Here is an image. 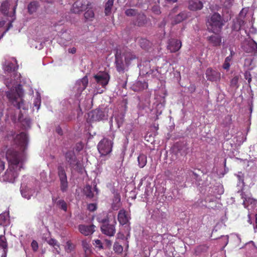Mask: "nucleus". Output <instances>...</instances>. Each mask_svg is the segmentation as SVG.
Wrapping results in <instances>:
<instances>
[{"mask_svg":"<svg viewBox=\"0 0 257 257\" xmlns=\"http://www.w3.org/2000/svg\"><path fill=\"white\" fill-rule=\"evenodd\" d=\"M20 190L23 197L27 199H30L35 193L33 190L26 186L24 183H22Z\"/></svg>","mask_w":257,"mask_h":257,"instance_id":"14","label":"nucleus"},{"mask_svg":"<svg viewBox=\"0 0 257 257\" xmlns=\"http://www.w3.org/2000/svg\"><path fill=\"white\" fill-rule=\"evenodd\" d=\"M109 74L104 72H99L94 75L91 86L97 93H102L105 89L109 80Z\"/></svg>","mask_w":257,"mask_h":257,"instance_id":"3","label":"nucleus"},{"mask_svg":"<svg viewBox=\"0 0 257 257\" xmlns=\"http://www.w3.org/2000/svg\"><path fill=\"white\" fill-rule=\"evenodd\" d=\"M203 7V3L199 0H191L189 2L188 8L191 11H197Z\"/></svg>","mask_w":257,"mask_h":257,"instance_id":"19","label":"nucleus"},{"mask_svg":"<svg viewBox=\"0 0 257 257\" xmlns=\"http://www.w3.org/2000/svg\"><path fill=\"white\" fill-rule=\"evenodd\" d=\"M18 0H6L2 3L1 12L5 16L11 17L12 20L15 16L16 10L18 5Z\"/></svg>","mask_w":257,"mask_h":257,"instance_id":"5","label":"nucleus"},{"mask_svg":"<svg viewBox=\"0 0 257 257\" xmlns=\"http://www.w3.org/2000/svg\"><path fill=\"white\" fill-rule=\"evenodd\" d=\"M7 252H8V250L2 251L1 257H7Z\"/></svg>","mask_w":257,"mask_h":257,"instance_id":"63","label":"nucleus"},{"mask_svg":"<svg viewBox=\"0 0 257 257\" xmlns=\"http://www.w3.org/2000/svg\"><path fill=\"white\" fill-rule=\"evenodd\" d=\"M95 226L94 225H79L78 229L79 231L83 235L87 236L92 234L95 231Z\"/></svg>","mask_w":257,"mask_h":257,"instance_id":"15","label":"nucleus"},{"mask_svg":"<svg viewBox=\"0 0 257 257\" xmlns=\"http://www.w3.org/2000/svg\"><path fill=\"white\" fill-rule=\"evenodd\" d=\"M244 50L247 53L255 54L257 52V43L252 39L247 41L244 46Z\"/></svg>","mask_w":257,"mask_h":257,"instance_id":"13","label":"nucleus"},{"mask_svg":"<svg viewBox=\"0 0 257 257\" xmlns=\"http://www.w3.org/2000/svg\"><path fill=\"white\" fill-rule=\"evenodd\" d=\"M91 5L88 0H77L73 4L72 11L74 13H79L90 8Z\"/></svg>","mask_w":257,"mask_h":257,"instance_id":"8","label":"nucleus"},{"mask_svg":"<svg viewBox=\"0 0 257 257\" xmlns=\"http://www.w3.org/2000/svg\"><path fill=\"white\" fill-rule=\"evenodd\" d=\"M225 21L220 15L214 13L208 19L207 22V28L209 32L214 34L219 33L224 25Z\"/></svg>","mask_w":257,"mask_h":257,"instance_id":"4","label":"nucleus"},{"mask_svg":"<svg viewBox=\"0 0 257 257\" xmlns=\"http://www.w3.org/2000/svg\"><path fill=\"white\" fill-rule=\"evenodd\" d=\"M115 64L116 69L118 72L122 71L124 69L122 61L120 55L118 54V52L115 54Z\"/></svg>","mask_w":257,"mask_h":257,"instance_id":"25","label":"nucleus"},{"mask_svg":"<svg viewBox=\"0 0 257 257\" xmlns=\"http://www.w3.org/2000/svg\"><path fill=\"white\" fill-rule=\"evenodd\" d=\"M124 114L122 113H118L114 116V120L117 127L119 128L123 123L124 120Z\"/></svg>","mask_w":257,"mask_h":257,"instance_id":"33","label":"nucleus"},{"mask_svg":"<svg viewBox=\"0 0 257 257\" xmlns=\"http://www.w3.org/2000/svg\"><path fill=\"white\" fill-rule=\"evenodd\" d=\"M112 141L106 138H103L97 145V149L102 156H105L109 154L112 151Z\"/></svg>","mask_w":257,"mask_h":257,"instance_id":"6","label":"nucleus"},{"mask_svg":"<svg viewBox=\"0 0 257 257\" xmlns=\"http://www.w3.org/2000/svg\"><path fill=\"white\" fill-rule=\"evenodd\" d=\"M149 42L146 39L142 38L140 40V44L142 48L146 49L147 46L149 45Z\"/></svg>","mask_w":257,"mask_h":257,"instance_id":"46","label":"nucleus"},{"mask_svg":"<svg viewBox=\"0 0 257 257\" xmlns=\"http://www.w3.org/2000/svg\"><path fill=\"white\" fill-rule=\"evenodd\" d=\"M57 205L60 208L64 211L67 210V203L63 200H59L57 202Z\"/></svg>","mask_w":257,"mask_h":257,"instance_id":"42","label":"nucleus"},{"mask_svg":"<svg viewBox=\"0 0 257 257\" xmlns=\"http://www.w3.org/2000/svg\"><path fill=\"white\" fill-rule=\"evenodd\" d=\"M75 247V245L72 243L70 241H67L65 246V250L67 252H71L73 251Z\"/></svg>","mask_w":257,"mask_h":257,"instance_id":"40","label":"nucleus"},{"mask_svg":"<svg viewBox=\"0 0 257 257\" xmlns=\"http://www.w3.org/2000/svg\"><path fill=\"white\" fill-rule=\"evenodd\" d=\"M148 87V83L145 81H137L132 86L135 91H141Z\"/></svg>","mask_w":257,"mask_h":257,"instance_id":"21","label":"nucleus"},{"mask_svg":"<svg viewBox=\"0 0 257 257\" xmlns=\"http://www.w3.org/2000/svg\"><path fill=\"white\" fill-rule=\"evenodd\" d=\"M89 116L92 121H99L106 118L105 113L100 109H96L89 113Z\"/></svg>","mask_w":257,"mask_h":257,"instance_id":"10","label":"nucleus"},{"mask_svg":"<svg viewBox=\"0 0 257 257\" xmlns=\"http://www.w3.org/2000/svg\"><path fill=\"white\" fill-rule=\"evenodd\" d=\"M97 208L96 204L95 203H90L88 204L87 209L90 211H93Z\"/></svg>","mask_w":257,"mask_h":257,"instance_id":"50","label":"nucleus"},{"mask_svg":"<svg viewBox=\"0 0 257 257\" xmlns=\"http://www.w3.org/2000/svg\"><path fill=\"white\" fill-rule=\"evenodd\" d=\"M231 55H229L225 58L222 66L223 69L225 70L229 69L230 66V63L231 61Z\"/></svg>","mask_w":257,"mask_h":257,"instance_id":"43","label":"nucleus"},{"mask_svg":"<svg viewBox=\"0 0 257 257\" xmlns=\"http://www.w3.org/2000/svg\"><path fill=\"white\" fill-rule=\"evenodd\" d=\"M88 78L86 76L84 77L82 79L78 80L76 84L75 88L77 90L78 92H81L83 91L87 86Z\"/></svg>","mask_w":257,"mask_h":257,"instance_id":"18","label":"nucleus"},{"mask_svg":"<svg viewBox=\"0 0 257 257\" xmlns=\"http://www.w3.org/2000/svg\"><path fill=\"white\" fill-rule=\"evenodd\" d=\"M253 59L251 57L246 58L244 60V67L248 70H252L254 65L253 63Z\"/></svg>","mask_w":257,"mask_h":257,"instance_id":"29","label":"nucleus"},{"mask_svg":"<svg viewBox=\"0 0 257 257\" xmlns=\"http://www.w3.org/2000/svg\"><path fill=\"white\" fill-rule=\"evenodd\" d=\"M188 16L189 13L186 12H182L175 16L172 23L173 24H177L180 23L186 19Z\"/></svg>","mask_w":257,"mask_h":257,"instance_id":"22","label":"nucleus"},{"mask_svg":"<svg viewBox=\"0 0 257 257\" xmlns=\"http://www.w3.org/2000/svg\"><path fill=\"white\" fill-rule=\"evenodd\" d=\"M236 176L238 179L239 183H241L242 184V185L244 186L243 174L241 172H238Z\"/></svg>","mask_w":257,"mask_h":257,"instance_id":"51","label":"nucleus"},{"mask_svg":"<svg viewBox=\"0 0 257 257\" xmlns=\"http://www.w3.org/2000/svg\"><path fill=\"white\" fill-rule=\"evenodd\" d=\"M245 77L246 79H247L248 82L249 83L251 80V78L250 77V75L247 72L245 73Z\"/></svg>","mask_w":257,"mask_h":257,"instance_id":"58","label":"nucleus"},{"mask_svg":"<svg viewBox=\"0 0 257 257\" xmlns=\"http://www.w3.org/2000/svg\"><path fill=\"white\" fill-rule=\"evenodd\" d=\"M9 217L7 214H0V225L7 226L9 224Z\"/></svg>","mask_w":257,"mask_h":257,"instance_id":"32","label":"nucleus"},{"mask_svg":"<svg viewBox=\"0 0 257 257\" xmlns=\"http://www.w3.org/2000/svg\"><path fill=\"white\" fill-rule=\"evenodd\" d=\"M56 132L59 134V135H62V129L61 128V127H60L59 126L57 127L56 128Z\"/></svg>","mask_w":257,"mask_h":257,"instance_id":"62","label":"nucleus"},{"mask_svg":"<svg viewBox=\"0 0 257 257\" xmlns=\"http://www.w3.org/2000/svg\"><path fill=\"white\" fill-rule=\"evenodd\" d=\"M152 12L157 15H159L161 14V10L160 6L158 5L154 6L152 8Z\"/></svg>","mask_w":257,"mask_h":257,"instance_id":"48","label":"nucleus"},{"mask_svg":"<svg viewBox=\"0 0 257 257\" xmlns=\"http://www.w3.org/2000/svg\"><path fill=\"white\" fill-rule=\"evenodd\" d=\"M182 46V43L179 40L172 39L170 41L168 45V48L171 52L178 51Z\"/></svg>","mask_w":257,"mask_h":257,"instance_id":"17","label":"nucleus"},{"mask_svg":"<svg viewBox=\"0 0 257 257\" xmlns=\"http://www.w3.org/2000/svg\"><path fill=\"white\" fill-rule=\"evenodd\" d=\"M41 103V98L40 93L37 92V96L34 101V105L38 110L39 109Z\"/></svg>","mask_w":257,"mask_h":257,"instance_id":"41","label":"nucleus"},{"mask_svg":"<svg viewBox=\"0 0 257 257\" xmlns=\"http://www.w3.org/2000/svg\"><path fill=\"white\" fill-rule=\"evenodd\" d=\"M205 74L207 79L211 81H217L220 78V73L211 68H208Z\"/></svg>","mask_w":257,"mask_h":257,"instance_id":"12","label":"nucleus"},{"mask_svg":"<svg viewBox=\"0 0 257 257\" xmlns=\"http://www.w3.org/2000/svg\"><path fill=\"white\" fill-rule=\"evenodd\" d=\"M65 158L71 166L74 167L76 162V158L74 152L73 151H68L65 154Z\"/></svg>","mask_w":257,"mask_h":257,"instance_id":"23","label":"nucleus"},{"mask_svg":"<svg viewBox=\"0 0 257 257\" xmlns=\"http://www.w3.org/2000/svg\"><path fill=\"white\" fill-rule=\"evenodd\" d=\"M105 242H106V245L109 247L111 245V241L110 240H108V239H105Z\"/></svg>","mask_w":257,"mask_h":257,"instance_id":"64","label":"nucleus"},{"mask_svg":"<svg viewBox=\"0 0 257 257\" xmlns=\"http://www.w3.org/2000/svg\"><path fill=\"white\" fill-rule=\"evenodd\" d=\"M114 0H108L105 6V14L109 15L111 13V9L113 6Z\"/></svg>","mask_w":257,"mask_h":257,"instance_id":"36","label":"nucleus"},{"mask_svg":"<svg viewBox=\"0 0 257 257\" xmlns=\"http://www.w3.org/2000/svg\"><path fill=\"white\" fill-rule=\"evenodd\" d=\"M152 218L158 223L165 221L166 218V214L159 209H154L152 212Z\"/></svg>","mask_w":257,"mask_h":257,"instance_id":"11","label":"nucleus"},{"mask_svg":"<svg viewBox=\"0 0 257 257\" xmlns=\"http://www.w3.org/2000/svg\"><path fill=\"white\" fill-rule=\"evenodd\" d=\"M82 246L86 254H88L91 252V245L89 241L86 240H82Z\"/></svg>","mask_w":257,"mask_h":257,"instance_id":"28","label":"nucleus"},{"mask_svg":"<svg viewBox=\"0 0 257 257\" xmlns=\"http://www.w3.org/2000/svg\"><path fill=\"white\" fill-rule=\"evenodd\" d=\"M246 12L247 9L245 8L242 9L239 13V18L238 19H242V18H244V17L246 14Z\"/></svg>","mask_w":257,"mask_h":257,"instance_id":"53","label":"nucleus"},{"mask_svg":"<svg viewBox=\"0 0 257 257\" xmlns=\"http://www.w3.org/2000/svg\"><path fill=\"white\" fill-rule=\"evenodd\" d=\"M8 139H14L16 147L11 148L6 153V158L9 163V168L2 176L5 182L14 183L19 175V172L23 168L25 160L24 151L26 149L28 139L25 133H21L15 137V133H11Z\"/></svg>","mask_w":257,"mask_h":257,"instance_id":"1","label":"nucleus"},{"mask_svg":"<svg viewBox=\"0 0 257 257\" xmlns=\"http://www.w3.org/2000/svg\"><path fill=\"white\" fill-rule=\"evenodd\" d=\"M58 175L60 183V189L63 192H65L67 190L68 182L65 170L63 166H58Z\"/></svg>","mask_w":257,"mask_h":257,"instance_id":"7","label":"nucleus"},{"mask_svg":"<svg viewBox=\"0 0 257 257\" xmlns=\"http://www.w3.org/2000/svg\"><path fill=\"white\" fill-rule=\"evenodd\" d=\"M39 6L38 3L36 1L30 3L28 6V12L30 14L35 12Z\"/></svg>","mask_w":257,"mask_h":257,"instance_id":"34","label":"nucleus"},{"mask_svg":"<svg viewBox=\"0 0 257 257\" xmlns=\"http://www.w3.org/2000/svg\"><path fill=\"white\" fill-rule=\"evenodd\" d=\"M5 169V163L4 162L0 161V174L4 171ZM0 179L2 180V177H0Z\"/></svg>","mask_w":257,"mask_h":257,"instance_id":"57","label":"nucleus"},{"mask_svg":"<svg viewBox=\"0 0 257 257\" xmlns=\"http://www.w3.org/2000/svg\"><path fill=\"white\" fill-rule=\"evenodd\" d=\"M147 22L146 16L144 13L140 12L134 20L135 25L141 27L145 25Z\"/></svg>","mask_w":257,"mask_h":257,"instance_id":"16","label":"nucleus"},{"mask_svg":"<svg viewBox=\"0 0 257 257\" xmlns=\"http://www.w3.org/2000/svg\"><path fill=\"white\" fill-rule=\"evenodd\" d=\"M94 245L96 247H98L100 249L102 248V245L101 241L99 239L95 240Z\"/></svg>","mask_w":257,"mask_h":257,"instance_id":"54","label":"nucleus"},{"mask_svg":"<svg viewBox=\"0 0 257 257\" xmlns=\"http://www.w3.org/2000/svg\"><path fill=\"white\" fill-rule=\"evenodd\" d=\"M113 250L115 252L120 253L122 251L123 248L120 244L117 242H115L113 245Z\"/></svg>","mask_w":257,"mask_h":257,"instance_id":"45","label":"nucleus"},{"mask_svg":"<svg viewBox=\"0 0 257 257\" xmlns=\"http://www.w3.org/2000/svg\"><path fill=\"white\" fill-rule=\"evenodd\" d=\"M139 12L137 9L130 8L126 9L124 11V14L127 17H134L135 19Z\"/></svg>","mask_w":257,"mask_h":257,"instance_id":"30","label":"nucleus"},{"mask_svg":"<svg viewBox=\"0 0 257 257\" xmlns=\"http://www.w3.org/2000/svg\"><path fill=\"white\" fill-rule=\"evenodd\" d=\"M76 52V49L74 47L68 49V52L72 54H74Z\"/></svg>","mask_w":257,"mask_h":257,"instance_id":"59","label":"nucleus"},{"mask_svg":"<svg viewBox=\"0 0 257 257\" xmlns=\"http://www.w3.org/2000/svg\"><path fill=\"white\" fill-rule=\"evenodd\" d=\"M17 61L15 58H12L11 61H6L3 66V69L6 74H11V79L9 81L8 79H5V83L7 87L10 88V90L7 92V96L12 102L13 104L18 109L27 110L28 109V105L24 103L22 97L23 92L20 82V74L16 72L17 68Z\"/></svg>","mask_w":257,"mask_h":257,"instance_id":"2","label":"nucleus"},{"mask_svg":"<svg viewBox=\"0 0 257 257\" xmlns=\"http://www.w3.org/2000/svg\"><path fill=\"white\" fill-rule=\"evenodd\" d=\"M138 162L139 167L141 168L144 167L147 162V159L146 155L144 154L140 155L138 157Z\"/></svg>","mask_w":257,"mask_h":257,"instance_id":"31","label":"nucleus"},{"mask_svg":"<svg viewBox=\"0 0 257 257\" xmlns=\"http://www.w3.org/2000/svg\"><path fill=\"white\" fill-rule=\"evenodd\" d=\"M116 221L114 219L111 223L109 222L102 224L100 227L101 231L104 234L108 236H113L115 233Z\"/></svg>","mask_w":257,"mask_h":257,"instance_id":"9","label":"nucleus"},{"mask_svg":"<svg viewBox=\"0 0 257 257\" xmlns=\"http://www.w3.org/2000/svg\"><path fill=\"white\" fill-rule=\"evenodd\" d=\"M91 9V5L90 6V8L88 9V10L84 13V16L86 20H90L94 17V13Z\"/></svg>","mask_w":257,"mask_h":257,"instance_id":"44","label":"nucleus"},{"mask_svg":"<svg viewBox=\"0 0 257 257\" xmlns=\"http://www.w3.org/2000/svg\"><path fill=\"white\" fill-rule=\"evenodd\" d=\"M208 40L214 46L220 45L221 42V38L218 36H210L208 38Z\"/></svg>","mask_w":257,"mask_h":257,"instance_id":"27","label":"nucleus"},{"mask_svg":"<svg viewBox=\"0 0 257 257\" xmlns=\"http://www.w3.org/2000/svg\"><path fill=\"white\" fill-rule=\"evenodd\" d=\"M244 24V21L242 19H237L235 22H234L232 26V29L235 31H238Z\"/></svg>","mask_w":257,"mask_h":257,"instance_id":"35","label":"nucleus"},{"mask_svg":"<svg viewBox=\"0 0 257 257\" xmlns=\"http://www.w3.org/2000/svg\"><path fill=\"white\" fill-rule=\"evenodd\" d=\"M234 0H226L224 2V6L227 8L231 7L233 4Z\"/></svg>","mask_w":257,"mask_h":257,"instance_id":"55","label":"nucleus"},{"mask_svg":"<svg viewBox=\"0 0 257 257\" xmlns=\"http://www.w3.org/2000/svg\"><path fill=\"white\" fill-rule=\"evenodd\" d=\"M96 219L99 222L102 223V224H106L110 221L108 219V214L106 212H102L99 214L96 217Z\"/></svg>","mask_w":257,"mask_h":257,"instance_id":"26","label":"nucleus"},{"mask_svg":"<svg viewBox=\"0 0 257 257\" xmlns=\"http://www.w3.org/2000/svg\"><path fill=\"white\" fill-rule=\"evenodd\" d=\"M222 238L225 240L224 246H226L228 242V237L227 235H226V236H223Z\"/></svg>","mask_w":257,"mask_h":257,"instance_id":"61","label":"nucleus"},{"mask_svg":"<svg viewBox=\"0 0 257 257\" xmlns=\"http://www.w3.org/2000/svg\"><path fill=\"white\" fill-rule=\"evenodd\" d=\"M31 245L34 251H37L38 250L39 246L38 242L36 240H33Z\"/></svg>","mask_w":257,"mask_h":257,"instance_id":"49","label":"nucleus"},{"mask_svg":"<svg viewBox=\"0 0 257 257\" xmlns=\"http://www.w3.org/2000/svg\"><path fill=\"white\" fill-rule=\"evenodd\" d=\"M117 218L119 222L122 225L126 224L129 220L128 214L124 209L119 211Z\"/></svg>","mask_w":257,"mask_h":257,"instance_id":"20","label":"nucleus"},{"mask_svg":"<svg viewBox=\"0 0 257 257\" xmlns=\"http://www.w3.org/2000/svg\"><path fill=\"white\" fill-rule=\"evenodd\" d=\"M44 43H41L39 45H36L35 47L39 50L42 49L44 47Z\"/></svg>","mask_w":257,"mask_h":257,"instance_id":"60","label":"nucleus"},{"mask_svg":"<svg viewBox=\"0 0 257 257\" xmlns=\"http://www.w3.org/2000/svg\"><path fill=\"white\" fill-rule=\"evenodd\" d=\"M85 195L88 198H91L94 196L92 189L90 185H86L84 188Z\"/></svg>","mask_w":257,"mask_h":257,"instance_id":"39","label":"nucleus"},{"mask_svg":"<svg viewBox=\"0 0 257 257\" xmlns=\"http://www.w3.org/2000/svg\"><path fill=\"white\" fill-rule=\"evenodd\" d=\"M31 124V121L29 118H25L24 120L22 121V124L25 126V127H30Z\"/></svg>","mask_w":257,"mask_h":257,"instance_id":"52","label":"nucleus"},{"mask_svg":"<svg viewBox=\"0 0 257 257\" xmlns=\"http://www.w3.org/2000/svg\"><path fill=\"white\" fill-rule=\"evenodd\" d=\"M147 74L150 76L152 75L153 77H157L158 76L159 73L157 69H151L147 72Z\"/></svg>","mask_w":257,"mask_h":257,"instance_id":"47","label":"nucleus"},{"mask_svg":"<svg viewBox=\"0 0 257 257\" xmlns=\"http://www.w3.org/2000/svg\"><path fill=\"white\" fill-rule=\"evenodd\" d=\"M47 243L54 248V252L58 254H60V244L58 243L57 240L54 238H50L47 240Z\"/></svg>","mask_w":257,"mask_h":257,"instance_id":"24","label":"nucleus"},{"mask_svg":"<svg viewBox=\"0 0 257 257\" xmlns=\"http://www.w3.org/2000/svg\"><path fill=\"white\" fill-rule=\"evenodd\" d=\"M238 82V78L237 77H233L231 80V85L232 86H236Z\"/></svg>","mask_w":257,"mask_h":257,"instance_id":"56","label":"nucleus"},{"mask_svg":"<svg viewBox=\"0 0 257 257\" xmlns=\"http://www.w3.org/2000/svg\"><path fill=\"white\" fill-rule=\"evenodd\" d=\"M0 249L2 251L8 250V243L6 237L3 235H0Z\"/></svg>","mask_w":257,"mask_h":257,"instance_id":"37","label":"nucleus"},{"mask_svg":"<svg viewBox=\"0 0 257 257\" xmlns=\"http://www.w3.org/2000/svg\"><path fill=\"white\" fill-rule=\"evenodd\" d=\"M136 58V56L131 52H128L124 54V60L126 65H128L132 60Z\"/></svg>","mask_w":257,"mask_h":257,"instance_id":"38","label":"nucleus"}]
</instances>
